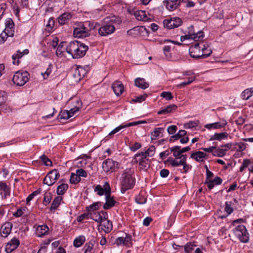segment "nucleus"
<instances>
[{
  "label": "nucleus",
  "instance_id": "obj_16",
  "mask_svg": "<svg viewBox=\"0 0 253 253\" xmlns=\"http://www.w3.org/2000/svg\"><path fill=\"white\" fill-rule=\"evenodd\" d=\"M14 24L11 18H8L5 22V28L3 31L7 33L9 37H12L14 35Z\"/></svg>",
  "mask_w": 253,
  "mask_h": 253
},
{
  "label": "nucleus",
  "instance_id": "obj_59",
  "mask_svg": "<svg viewBox=\"0 0 253 253\" xmlns=\"http://www.w3.org/2000/svg\"><path fill=\"white\" fill-rule=\"evenodd\" d=\"M76 173L78 174L79 177L81 176L86 177L87 175L86 171L82 169H77Z\"/></svg>",
  "mask_w": 253,
  "mask_h": 253
},
{
  "label": "nucleus",
  "instance_id": "obj_8",
  "mask_svg": "<svg viewBox=\"0 0 253 253\" xmlns=\"http://www.w3.org/2000/svg\"><path fill=\"white\" fill-rule=\"evenodd\" d=\"M60 174L57 169H53L48 173L43 179V183L48 186L52 185L59 177Z\"/></svg>",
  "mask_w": 253,
  "mask_h": 253
},
{
  "label": "nucleus",
  "instance_id": "obj_37",
  "mask_svg": "<svg viewBox=\"0 0 253 253\" xmlns=\"http://www.w3.org/2000/svg\"><path fill=\"white\" fill-rule=\"evenodd\" d=\"M253 93V90L252 88H248L245 89L241 94V97L244 100H248L252 95Z\"/></svg>",
  "mask_w": 253,
  "mask_h": 253
},
{
  "label": "nucleus",
  "instance_id": "obj_24",
  "mask_svg": "<svg viewBox=\"0 0 253 253\" xmlns=\"http://www.w3.org/2000/svg\"><path fill=\"white\" fill-rule=\"evenodd\" d=\"M101 229L106 233H110L113 229L112 222L109 220H103L100 224Z\"/></svg>",
  "mask_w": 253,
  "mask_h": 253
},
{
  "label": "nucleus",
  "instance_id": "obj_7",
  "mask_svg": "<svg viewBox=\"0 0 253 253\" xmlns=\"http://www.w3.org/2000/svg\"><path fill=\"white\" fill-rule=\"evenodd\" d=\"M73 35L76 38H86L90 35L89 29L83 23H80L74 28Z\"/></svg>",
  "mask_w": 253,
  "mask_h": 253
},
{
  "label": "nucleus",
  "instance_id": "obj_64",
  "mask_svg": "<svg viewBox=\"0 0 253 253\" xmlns=\"http://www.w3.org/2000/svg\"><path fill=\"white\" fill-rule=\"evenodd\" d=\"M55 21L53 18H50L46 25V27L51 30L54 26Z\"/></svg>",
  "mask_w": 253,
  "mask_h": 253
},
{
  "label": "nucleus",
  "instance_id": "obj_44",
  "mask_svg": "<svg viewBox=\"0 0 253 253\" xmlns=\"http://www.w3.org/2000/svg\"><path fill=\"white\" fill-rule=\"evenodd\" d=\"M41 161L42 163L46 166H52V162L50 159L48 158V157L45 155H42L40 157Z\"/></svg>",
  "mask_w": 253,
  "mask_h": 253
},
{
  "label": "nucleus",
  "instance_id": "obj_61",
  "mask_svg": "<svg viewBox=\"0 0 253 253\" xmlns=\"http://www.w3.org/2000/svg\"><path fill=\"white\" fill-rule=\"evenodd\" d=\"M51 200V197L50 196V194H45L44 196L43 204L46 206L50 202Z\"/></svg>",
  "mask_w": 253,
  "mask_h": 253
},
{
  "label": "nucleus",
  "instance_id": "obj_63",
  "mask_svg": "<svg viewBox=\"0 0 253 253\" xmlns=\"http://www.w3.org/2000/svg\"><path fill=\"white\" fill-rule=\"evenodd\" d=\"M141 147V144L138 142H135L134 144L130 146V150L133 152H135Z\"/></svg>",
  "mask_w": 253,
  "mask_h": 253
},
{
  "label": "nucleus",
  "instance_id": "obj_46",
  "mask_svg": "<svg viewBox=\"0 0 253 253\" xmlns=\"http://www.w3.org/2000/svg\"><path fill=\"white\" fill-rule=\"evenodd\" d=\"M101 205V202L93 203L92 205L87 207V210L88 211H92L99 209V206Z\"/></svg>",
  "mask_w": 253,
  "mask_h": 253
},
{
  "label": "nucleus",
  "instance_id": "obj_26",
  "mask_svg": "<svg viewBox=\"0 0 253 253\" xmlns=\"http://www.w3.org/2000/svg\"><path fill=\"white\" fill-rule=\"evenodd\" d=\"M177 106L175 104H170L167 107H163L158 112V115L166 114L171 113L173 110H176Z\"/></svg>",
  "mask_w": 253,
  "mask_h": 253
},
{
  "label": "nucleus",
  "instance_id": "obj_12",
  "mask_svg": "<svg viewBox=\"0 0 253 253\" xmlns=\"http://www.w3.org/2000/svg\"><path fill=\"white\" fill-rule=\"evenodd\" d=\"M118 163L111 159H108L103 162L102 168L106 172L114 171L118 168Z\"/></svg>",
  "mask_w": 253,
  "mask_h": 253
},
{
  "label": "nucleus",
  "instance_id": "obj_38",
  "mask_svg": "<svg viewBox=\"0 0 253 253\" xmlns=\"http://www.w3.org/2000/svg\"><path fill=\"white\" fill-rule=\"evenodd\" d=\"M164 128L162 127H158L155 128L154 130L151 133V139L152 140H156L159 137L160 134L162 132Z\"/></svg>",
  "mask_w": 253,
  "mask_h": 253
},
{
  "label": "nucleus",
  "instance_id": "obj_18",
  "mask_svg": "<svg viewBox=\"0 0 253 253\" xmlns=\"http://www.w3.org/2000/svg\"><path fill=\"white\" fill-rule=\"evenodd\" d=\"M12 224L11 222H7L3 224L0 229L1 236L3 237H6L11 232Z\"/></svg>",
  "mask_w": 253,
  "mask_h": 253
},
{
  "label": "nucleus",
  "instance_id": "obj_62",
  "mask_svg": "<svg viewBox=\"0 0 253 253\" xmlns=\"http://www.w3.org/2000/svg\"><path fill=\"white\" fill-rule=\"evenodd\" d=\"M177 127L175 125H172L168 127L167 131L169 134H173L176 131Z\"/></svg>",
  "mask_w": 253,
  "mask_h": 253
},
{
  "label": "nucleus",
  "instance_id": "obj_14",
  "mask_svg": "<svg viewBox=\"0 0 253 253\" xmlns=\"http://www.w3.org/2000/svg\"><path fill=\"white\" fill-rule=\"evenodd\" d=\"M20 242L16 238H13L9 242H8L5 248V251L6 253H11L19 246Z\"/></svg>",
  "mask_w": 253,
  "mask_h": 253
},
{
  "label": "nucleus",
  "instance_id": "obj_40",
  "mask_svg": "<svg viewBox=\"0 0 253 253\" xmlns=\"http://www.w3.org/2000/svg\"><path fill=\"white\" fill-rule=\"evenodd\" d=\"M225 150H223L221 146L217 149L216 148V149H215L212 153L213 156L218 157H222L225 156Z\"/></svg>",
  "mask_w": 253,
  "mask_h": 253
},
{
  "label": "nucleus",
  "instance_id": "obj_54",
  "mask_svg": "<svg viewBox=\"0 0 253 253\" xmlns=\"http://www.w3.org/2000/svg\"><path fill=\"white\" fill-rule=\"evenodd\" d=\"M195 247L196 245L191 243H187L184 247L185 251L187 253H192V251Z\"/></svg>",
  "mask_w": 253,
  "mask_h": 253
},
{
  "label": "nucleus",
  "instance_id": "obj_53",
  "mask_svg": "<svg viewBox=\"0 0 253 253\" xmlns=\"http://www.w3.org/2000/svg\"><path fill=\"white\" fill-rule=\"evenodd\" d=\"M195 80V77H190V78H188L187 81H185V82H182V83L179 84H178L177 86L178 87H182L184 86H185L186 85H188V84H190Z\"/></svg>",
  "mask_w": 253,
  "mask_h": 253
},
{
  "label": "nucleus",
  "instance_id": "obj_9",
  "mask_svg": "<svg viewBox=\"0 0 253 253\" xmlns=\"http://www.w3.org/2000/svg\"><path fill=\"white\" fill-rule=\"evenodd\" d=\"M132 236L128 234H126L125 237H120L117 238L114 242L117 246H124L127 247H130L132 244Z\"/></svg>",
  "mask_w": 253,
  "mask_h": 253
},
{
  "label": "nucleus",
  "instance_id": "obj_15",
  "mask_svg": "<svg viewBox=\"0 0 253 253\" xmlns=\"http://www.w3.org/2000/svg\"><path fill=\"white\" fill-rule=\"evenodd\" d=\"M0 195L2 199H6L10 195V188L3 181H0Z\"/></svg>",
  "mask_w": 253,
  "mask_h": 253
},
{
  "label": "nucleus",
  "instance_id": "obj_45",
  "mask_svg": "<svg viewBox=\"0 0 253 253\" xmlns=\"http://www.w3.org/2000/svg\"><path fill=\"white\" fill-rule=\"evenodd\" d=\"M155 149L156 148L154 146H151L144 153L147 158L148 157H152L155 154Z\"/></svg>",
  "mask_w": 253,
  "mask_h": 253
},
{
  "label": "nucleus",
  "instance_id": "obj_30",
  "mask_svg": "<svg viewBox=\"0 0 253 253\" xmlns=\"http://www.w3.org/2000/svg\"><path fill=\"white\" fill-rule=\"evenodd\" d=\"M180 149V146H175L174 147H171L170 149L171 152L173 153V156L176 159H180V160H182V157H181L185 155L182 154Z\"/></svg>",
  "mask_w": 253,
  "mask_h": 253
},
{
  "label": "nucleus",
  "instance_id": "obj_28",
  "mask_svg": "<svg viewBox=\"0 0 253 253\" xmlns=\"http://www.w3.org/2000/svg\"><path fill=\"white\" fill-rule=\"evenodd\" d=\"M71 17L72 15L70 13H64L58 18V22L60 25H63L67 23Z\"/></svg>",
  "mask_w": 253,
  "mask_h": 253
},
{
  "label": "nucleus",
  "instance_id": "obj_35",
  "mask_svg": "<svg viewBox=\"0 0 253 253\" xmlns=\"http://www.w3.org/2000/svg\"><path fill=\"white\" fill-rule=\"evenodd\" d=\"M147 158L144 154V152H141L135 155L133 161L134 163H137L138 162L139 163L141 161H143L144 159H146Z\"/></svg>",
  "mask_w": 253,
  "mask_h": 253
},
{
  "label": "nucleus",
  "instance_id": "obj_2",
  "mask_svg": "<svg viewBox=\"0 0 253 253\" xmlns=\"http://www.w3.org/2000/svg\"><path fill=\"white\" fill-rule=\"evenodd\" d=\"M88 49L87 45L77 41L70 42L66 47V51L71 54L73 58L83 57Z\"/></svg>",
  "mask_w": 253,
  "mask_h": 253
},
{
  "label": "nucleus",
  "instance_id": "obj_10",
  "mask_svg": "<svg viewBox=\"0 0 253 253\" xmlns=\"http://www.w3.org/2000/svg\"><path fill=\"white\" fill-rule=\"evenodd\" d=\"M164 25L165 28L169 29H173L180 26L181 25V19L175 17L164 20Z\"/></svg>",
  "mask_w": 253,
  "mask_h": 253
},
{
  "label": "nucleus",
  "instance_id": "obj_50",
  "mask_svg": "<svg viewBox=\"0 0 253 253\" xmlns=\"http://www.w3.org/2000/svg\"><path fill=\"white\" fill-rule=\"evenodd\" d=\"M59 116H60V119L64 120H67L71 118L69 111L65 110L61 111L60 112Z\"/></svg>",
  "mask_w": 253,
  "mask_h": 253
},
{
  "label": "nucleus",
  "instance_id": "obj_13",
  "mask_svg": "<svg viewBox=\"0 0 253 253\" xmlns=\"http://www.w3.org/2000/svg\"><path fill=\"white\" fill-rule=\"evenodd\" d=\"M94 191L99 196L105 195L106 196L107 194H111V188L108 183L105 182L103 186L97 185L94 189Z\"/></svg>",
  "mask_w": 253,
  "mask_h": 253
},
{
  "label": "nucleus",
  "instance_id": "obj_47",
  "mask_svg": "<svg viewBox=\"0 0 253 253\" xmlns=\"http://www.w3.org/2000/svg\"><path fill=\"white\" fill-rule=\"evenodd\" d=\"M81 181V178L76 173H72L70 176V181L71 183H77Z\"/></svg>",
  "mask_w": 253,
  "mask_h": 253
},
{
  "label": "nucleus",
  "instance_id": "obj_51",
  "mask_svg": "<svg viewBox=\"0 0 253 253\" xmlns=\"http://www.w3.org/2000/svg\"><path fill=\"white\" fill-rule=\"evenodd\" d=\"M224 211L227 212L228 214H230L233 212V209L232 207L231 202H226Z\"/></svg>",
  "mask_w": 253,
  "mask_h": 253
},
{
  "label": "nucleus",
  "instance_id": "obj_34",
  "mask_svg": "<svg viewBox=\"0 0 253 253\" xmlns=\"http://www.w3.org/2000/svg\"><path fill=\"white\" fill-rule=\"evenodd\" d=\"M68 189V185L65 183H61L57 188V194L58 195H63Z\"/></svg>",
  "mask_w": 253,
  "mask_h": 253
},
{
  "label": "nucleus",
  "instance_id": "obj_56",
  "mask_svg": "<svg viewBox=\"0 0 253 253\" xmlns=\"http://www.w3.org/2000/svg\"><path fill=\"white\" fill-rule=\"evenodd\" d=\"M26 208L23 207L20 209H18L17 211L13 213V215L15 217H19L22 216L24 214V211H25Z\"/></svg>",
  "mask_w": 253,
  "mask_h": 253
},
{
  "label": "nucleus",
  "instance_id": "obj_1",
  "mask_svg": "<svg viewBox=\"0 0 253 253\" xmlns=\"http://www.w3.org/2000/svg\"><path fill=\"white\" fill-rule=\"evenodd\" d=\"M121 22L120 18L115 16L106 17L104 24L98 29L99 35L102 37L111 35L115 32L116 26L120 25Z\"/></svg>",
  "mask_w": 253,
  "mask_h": 253
},
{
  "label": "nucleus",
  "instance_id": "obj_4",
  "mask_svg": "<svg viewBox=\"0 0 253 253\" xmlns=\"http://www.w3.org/2000/svg\"><path fill=\"white\" fill-rule=\"evenodd\" d=\"M206 49H207V47L205 45H203V47H201L200 46L199 43H196L190 47L189 53L192 58H204L209 56L212 52L211 49H209L208 53H204Z\"/></svg>",
  "mask_w": 253,
  "mask_h": 253
},
{
  "label": "nucleus",
  "instance_id": "obj_39",
  "mask_svg": "<svg viewBox=\"0 0 253 253\" xmlns=\"http://www.w3.org/2000/svg\"><path fill=\"white\" fill-rule=\"evenodd\" d=\"M199 124V121H191L184 124V127L186 129L192 128L197 126Z\"/></svg>",
  "mask_w": 253,
  "mask_h": 253
},
{
  "label": "nucleus",
  "instance_id": "obj_6",
  "mask_svg": "<svg viewBox=\"0 0 253 253\" xmlns=\"http://www.w3.org/2000/svg\"><path fill=\"white\" fill-rule=\"evenodd\" d=\"M29 74L27 72L18 71L14 75L12 81L17 86H23L29 81Z\"/></svg>",
  "mask_w": 253,
  "mask_h": 253
},
{
  "label": "nucleus",
  "instance_id": "obj_41",
  "mask_svg": "<svg viewBox=\"0 0 253 253\" xmlns=\"http://www.w3.org/2000/svg\"><path fill=\"white\" fill-rule=\"evenodd\" d=\"M53 66L51 64L48 65V67L46 68L44 72H42L41 75L43 77L44 80L47 79L52 71Z\"/></svg>",
  "mask_w": 253,
  "mask_h": 253
},
{
  "label": "nucleus",
  "instance_id": "obj_52",
  "mask_svg": "<svg viewBox=\"0 0 253 253\" xmlns=\"http://www.w3.org/2000/svg\"><path fill=\"white\" fill-rule=\"evenodd\" d=\"M41 190H37L36 191H34L31 194H30L26 199V203L27 205H28L29 202L34 198V197L39 194L40 193Z\"/></svg>",
  "mask_w": 253,
  "mask_h": 253
},
{
  "label": "nucleus",
  "instance_id": "obj_57",
  "mask_svg": "<svg viewBox=\"0 0 253 253\" xmlns=\"http://www.w3.org/2000/svg\"><path fill=\"white\" fill-rule=\"evenodd\" d=\"M8 37H9V35L5 32L3 31L0 34V44L3 43Z\"/></svg>",
  "mask_w": 253,
  "mask_h": 253
},
{
  "label": "nucleus",
  "instance_id": "obj_19",
  "mask_svg": "<svg viewBox=\"0 0 253 253\" xmlns=\"http://www.w3.org/2000/svg\"><path fill=\"white\" fill-rule=\"evenodd\" d=\"M180 1V0H165L163 1V3L168 9L173 11L178 7Z\"/></svg>",
  "mask_w": 253,
  "mask_h": 253
},
{
  "label": "nucleus",
  "instance_id": "obj_11",
  "mask_svg": "<svg viewBox=\"0 0 253 253\" xmlns=\"http://www.w3.org/2000/svg\"><path fill=\"white\" fill-rule=\"evenodd\" d=\"M204 37V32L200 31L197 33L188 32V34L180 37V41L183 42L186 40H193L195 41H199L202 40Z\"/></svg>",
  "mask_w": 253,
  "mask_h": 253
},
{
  "label": "nucleus",
  "instance_id": "obj_20",
  "mask_svg": "<svg viewBox=\"0 0 253 253\" xmlns=\"http://www.w3.org/2000/svg\"><path fill=\"white\" fill-rule=\"evenodd\" d=\"M132 14H133L138 21H147L150 19L147 16L145 11L144 10H137L134 11Z\"/></svg>",
  "mask_w": 253,
  "mask_h": 253
},
{
  "label": "nucleus",
  "instance_id": "obj_58",
  "mask_svg": "<svg viewBox=\"0 0 253 253\" xmlns=\"http://www.w3.org/2000/svg\"><path fill=\"white\" fill-rule=\"evenodd\" d=\"M92 219L97 223H99L100 224L103 221V219L100 212L98 213L97 214H94V216L92 217Z\"/></svg>",
  "mask_w": 253,
  "mask_h": 253
},
{
  "label": "nucleus",
  "instance_id": "obj_5",
  "mask_svg": "<svg viewBox=\"0 0 253 253\" xmlns=\"http://www.w3.org/2000/svg\"><path fill=\"white\" fill-rule=\"evenodd\" d=\"M234 235L243 243H247L249 241V233L245 226L240 225L232 230Z\"/></svg>",
  "mask_w": 253,
  "mask_h": 253
},
{
  "label": "nucleus",
  "instance_id": "obj_17",
  "mask_svg": "<svg viewBox=\"0 0 253 253\" xmlns=\"http://www.w3.org/2000/svg\"><path fill=\"white\" fill-rule=\"evenodd\" d=\"M227 123L226 121L222 119L221 120L220 122H215L211 124H208L205 125V127L207 128L208 129H220L224 127L226 125Z\"/></svg>",
  "mask_w": 253,
  "mask_h": 253
},
{
  "label": "nucleus",
  "instance_id": "obj_33",
  "mask_svg": "<svg viewBox=\"0 0 253 253\" xmlns=\"http://www.w3.org/2000/svg\"><path fill=\"white\" fill-rule=\"evenodd\" d=\"M62 197L61 196L56 197L52 203L51 206L50 208V211L56 210L60 205Z\"/></svg>",
  "mask_w": 253,
  "mask_h": 253
},
{
  "label": "nucleus",
  "instance_id": "obj_21",
  "mask_svg": "<svg viewBox=\"0 0 253 253\" xmlns=\"http://www.w3.org/2000/svg\"><path fill=\"white\" fill-rule=\"evenodd\" d=\"M207 156V155L204 152L199 151L192 153L190 157L197 162H202L204 161Z\"/></svg>",
  "mask_w": 253,
  "mask_h": 253
},
{
  "label": "nucleus",
  "instance_id": "obj_55",
  "mask_svg": "<svg viewBox=\"0 0 253 253\" xmlns=\"http://www.w3.org/2000/svg\"><path fill=\"white\" fill-rule=\"evenodd\" d=\"M170 49L171 47L170 45H165L163 47L164 53L167 59H169L170 57Z\"/></svg>",
  "mask_w": 253,
  "mask_h": 253
},
{
  "label": "nucleus",
  "instance_id": "obj_27",
  "mask_svg": "<svg viewBox=\"0 0 253 253\" xmlns=\"http://www.w3.org/2000/svg\"><path fill=\"white\" fill-rule=\"evenodd\" d=\"M181 157L182 160H180V163L181 165L183 166L182 169L181 170V172L183 173H186L192 168V166L190 165L187 164L186 161V158L187 156L184 155L182 156Z\"/></svg>",
  "mask_w": 253,
  "mask_h": 253
},
{
  "label": "nucleus",
  "instance_id": "obj_22",
  "mask_svg": "<svg viewBox=\"0 0 253 253\" xmlns=\"http://www.w3.org/2000/svg\"><path fill=\"white\" fill-rule=\"evenodd\" d=\"M112 87L116 95H120L124 91V85L120 81H116L113 83Z\"/></svg>",
  "mask_w": 253,
  "mask_h": 253
},
{
  "label": "nucleus",
  "instance_id": "obj_48",
  "mask_svg": "<svg viewBox=\"0 0 253 253\" xmlns=\"http://www.w3.org/2000/svg\"><path fill=\"white\" fill-rule=\"evenodd\" d=\"M93 247L92 244L90 243H86L83 248L84 253H92Z\"/></svg>",
  "mask_w": 253,
  "mask_h": 253
},
{
  "label": "nucleus",
  "instance_id": "obj_49",
  "mask_svg": "<svg viewBox=\"0 0 253 253\" xmlns=\"http://www.w3.org/2000/svg\"><path fill=\"white\" fill-rule=\"evenodd\" d=\"M167 161L172 167H177L181 165L180 160L178 161L176 159H173L172 158H169Z\"/></svg>",
  "mask_w": 253,
  "mask_h": 253
},
{
  "label": "nucleus",
  "instance_id": "obj_42",
  "mask_svg": "<svg viewBox=\"0 0 253 253\" xmlns=\"http://www.w3.org/2000/svg\"><path fill=\"white\" fill-rule=\"evenodd\" d=\"M124 128H125V126L124 125H121L118 126V127H116L113 130H112L108 134V135L106 136V137H107L108 139L112 138L115 134H116V133L119 132L120 130H121L122 129Z\"/></svg>",
  "mask_w": 253,
  "mask_h": 253
},
{
  "label": "nucleus",
  "instance_id": "obj_23",
  "mask_svg": "<svg viewBox=\"0 0 253 253\" xmlns=\"http://www.w3.org/2000/svg\"><path fill=\"white\" fill-rule=\"evenodd\" d=\"M105 199L106 202L103 206V209L105 210L111 209L115 206V204L116 203L114 197H111L110 194H108L105 196Z\"/></svg>",
  "mask_w": 253,
  "mask_h": 253
},
{
  "label": "nucleus",
  "instance_id": "obj_3",
  "mask_svg": "<svg viewBox=\"0 0 253 253\" xmlns=\"http://www.w3.org/2000/svg\"><path fill=\"white\" fill-rule=\"evenodd\" d=\"M132 171L130 169H126L123 171L120 179L122 186L121 188L122 193L134 186L135 179L132 177Z\"/></svg>",
  "mask_w": 253,
  "mask_h": 253
},
{
  "label": "nucleus",
  "instance_id": "obj_29",
  "mask_svg": "<svg viewBox=\"0 0 253 253\" xmlns=\"http://www.w3.org/2000/svg\"><path fill=\"white\" fill-rule=\"evenodd\" d=\"M228 135V134L226 132L221 133H215L214 135L211 136L210 140L221 141L223 139H227Z\"/></svg>",
  "mask_w": 253,
  "mask_h": 253
},
{
  "label": "nucleus",
  "instance_id": "obj_31",
  "mask_svg": "<svg viewBox=\"0 0 253 253\" xmlns=\"http://www.w3.org/2000/svg\"><path fill=\"white\" fill-rule=\"evenodd\" d=\"M135 84L136 86L142 89L147 88L149 86V84L146 82L144 79L140 78L135 79Z\"/></svg>",
  "mask_w": 253,
  "mask_h": 253
},
{
  "label": "nucleus",
  "instance_id": "obj_60",
  "mask_svg": "<svg viewBox=\"0 0 253 253\" xmlns=\"http://www.w3.org/2000/svg\"><path fill=\"white\" fill-rule=\"evenodd\" d=\"M161 96L166 98L167 100H171L173 98L172 94L170 92H163Z\"/></svg>",
  "mask_w": 253,
  "mask_h": 253
},
{
  "label": "nucleus",
  "instance_id": "obj_36",
  "mask_svg": "<svg viewBox=\"0 0 253 253\" xmlns=\"http://www.w3.org/2000/svg\"><path fill=\"white\" fill-rule=\"evenodd\" d=\"M86 74L85 69L81 67H77L75 70V76L78 77L79 80H81L82 78H83Z\"/></svg>",
  "mask_w": 253,
  "mask_h": 253
},
{
  "label": "nucleus",
  "instance_id": "obj_43",
  "mask_svg": "<svg viewBox=\"0 0 253 253\" xmlns=\"http://www.w3.org/2000/svg\"><path fill=\"white\" fill-rule=\"evenodd\" d=\"M150 161L148 159H144L143 161H141L139 163L140 169L144 170H146L150 166Z\"/></svg>",
  "mask_w": 253,
  "mask_h": 253
},
{
  "label": "nucleus",
  "instance_id": "obj_32",
  "mask_svg": "<svg viewBox=\"0 0 253 253\" xmlns=\"http://www.w3.org/2000/svg\"><path fill=\"white\" fill-rule=\"evenodd\" d=\"M85 238L83 235L77 237L74 241L73 245L76 248L81 247L85 242Z\"/></svg>",
  "mask_w": 253,
  "mask_h": 253
},
{
  "label": "nucleus",
  "instance_id": "obj_25",
  "mask_svg": "<svg viewBox=\"0 0 253 253\" xmlns=\"http://www.w3.org/2000/svg\"><path fill=\"white\" fill-rule=\"evenodd\" d=\"M49 230V228L46 225H39L36 228V234L38 237H41L46 235Z\"/></svg>",
  "mask_w": 253,
  "mask_h": 253
}]
</instances>
